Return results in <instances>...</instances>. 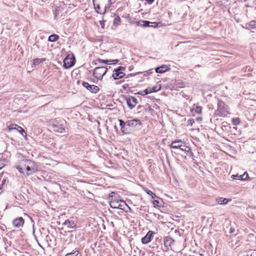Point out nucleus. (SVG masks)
Returning a JSON list of instances; mask_svg holds the SVG:
<instances>
[{"label": "nucleus", "instance_id": "aec40b11", "mask_svg": "<svg viewBox=\"0 0 256 256\" xmlns=\"http://www.w3.org/2000/svg\"><path fill=\"white\" fill-rule=\"evenodd\" d=\"M217 202L220 204H226L228 202H230L232 200L230 198H219L216 200Z\"/></svg>", "mask_w": 256, "mask_h": 256}, {"label": "nucleus", "instance_id": "dca6fc26", "mask_svg": "<svg viewBox=\"0 0 256 256\" xmlns=\"http://www.w3.org/2000/svg\"><path fill=\"white\" fill-rule=\"evenodd\" d=\"M53 130L60 133H63L65 131V128L62 124H52Z\"/></svg>", "mask_w": 256, "mask_h": 256}, {"label": "nucleus", "instance_id": "39448f33", "mask_svg": "<svg viewBox=\"0 0 256 256\" xmlns=\"http://www.w3.org/2000/svg\"><path fill=\"white\" fill-rule=\"evenodd\" d=\"M108 68L106 66H98L94 68L93 76L98 80H101L106 74Z\"/></svg>", "mask_w": 256, "mask_h": 256}, {"label": "nucleus", "instance_id": "c85d7f7f", "mask_svg": "<svg viewBox=\"0 0 256 256\" xmlns=\"http://www.w3.org/2000/svg\"><path fill=\"white\" fill-rule=\"evenodd\" d=\"M78 253L79 252L78 250H74L71 252L67 254L65 256H77Z\"/></svg>", "mask_w": 256, "mask_h": 256}, {"label": "nucleus", "instance_id": "6ab92c4d", "mask_svg": "<svg viewBox=\"0 0 256 256\" xmlns=\"http://www.w3.org/2000/svg\"><path fill=\"white\" fill-rule=\"evenodd\" d=\"M169 69L168 66L166 65H162L159 67H158L156 68V73H163Z\"/></svg>", "mask_w": 256, "mask_h": 256}, {"label": "nucleus", "instance_id": "4c0bfd02", "mask_svg": "<svg viewBox=\"0 0 256 256\" xmlns=\"http://www.w3.org/2000/svg\"><path fill=\"white\" fill-rule=\"evenodd\" d=\"M245 72L246 71H248V72H251L252 71V69L251 68L250 66H246V68H245Z\"/></svg>", "mask_w": 256, "mask_h": 256}, {"label": "nucleus", "instance_id": "b1692460", "mask_svg": "<svg viewBox=\"0 0 256 256\" xmlns=\"http://www.w3.org/2000/svg\"><path fill=\"white\" fill-rule=\"evenodd\" d=\"M58 38L59 36L58 35L54 34L49 36L48 40L50 42H55L58 40Z\"/></svg>", "mask_w": 256, "mask_h": 256}, {"label": "nucleus", "instance_id": "a19ab883", "mask_svg": "<svg viewBox=\"0 0 256 256\" xmlns=\"http://www.w3.org/2000/svg\"><path fill=\"white\" fill-rule=\"evenodd\" d=\"M110 62H112V64H116L119 62V60H110Z\"/></svg>", "mask_w": 256, "mask_h": 256}, {"label": "nucleus", "instance_id": "4468645a", "mask_svg": "<svg viewBox=\"0 0 256 256\" xmlns=\"http://www.w3.org/2000/svg\"><path fill=\"white\" fill-rule=\"evenodd\" d=\"M232 178L234 180H246L248 178V175L247 172H244L243 174L238 175L232 174Z\"/></svg>", "mask_w": 256, "mask_h": 256}, {"label": "nucleus", "instance_id": "7ed1b4c3", "mask_svg": "<svg viewBox=\"0 0 256 256\" xmlns=\"http://www.w3.org/2000/svg\"><path fill=\"white\" fill-rule=\"evenodd\" d=\"M217 107V110L214 112L216 116L224 117L229 114L228 107L223 101L218 100Z\"/></svg>", "mask_w": 256, "mask_h": 256}, {"label": "nucleus", "instance_id": "a18cd8bd", "mask_svg": "<svg viewBox=\"0 0 256 256\" xmlns=\"http://www.w3.org/2000/svg\"><path fill=\"white\" fill-rule=\"evenodd\" d=\"M128 86V84H124L122 86L123 88H124V89L126 88Z\"/></svg>", "mask_w": 256, "mask_h": 256}, {"label": "nucleus", "instance_id": "f8f14e48", "mask_svg": "<svg viewBox=\"0 0 256 256\" xmlns=\"http://www.w3.org/2000/svg\"><path fill=\"white\" fill-rule=\"evenodd\" d=\"M182 146L184 147V142L179 140L172 142L170 144V148L173 149H180Z\"/></svg>", "mask_w": 256, "mask_h": 256}, {"label": "nucleus", "instance_id": "37998d69", "mask_svg": "<svg viewBox=\"0 0 256 256\" xmlns=\"http://www.w3.org/2000/svg\"><path fill=\"white\" fill-rule=\"evenodd\" d=\"M136 74H128L126 76V78H130V76H135Z\"/></svg>", "mask_w": 256, "mask_h": 256}, {"label": "nucleus", "instance_id": "c9c22d12", "mask_svg": "<svg viewBox=\"0 0 256 256\" xmlns=\"http://www.w3.org/2000/svg\"><path fill=\"white\" fill-rule=\"evenodd\" d=\"M18 126L16 124H11L9 126L10 130H13V129H16V127H18Z\"/></svg>", "mask_w": 256, "mask_h": 256}, {"label": "nucleus", "instance_id": "3c124183", "mask_svg": "<svg viewBox=\"0 0 256 256\" xmlns=\"http://www.w3.org/2000/svg\"><path fill=\"white\" fill-rule=\"evenodd\" d=\"M2 192V189L0 188V194Z\"/></svg>", "mask_w": 256, "mask_h": 256}, {"label": "nucleus", "instance_id": "1a4fd4ad", "mask_svg": "<svg viewBox=\"0 0 256 256\" xmlns=\"http://www.w3.org/2000/svg\"><path fill=\"white\" fill-rule=\"evenodd\" d=\"M137 25L142 27L152 26L156 28L158 26V24L156 22H150L148 20H140L138 22Z\"/></svg>", "mask_w": 256, "mask_h": 256}, {"label": "nucleus", "instance_id": "cd10ccee", "mask_svg": "<svg viewBox=\"0 0 256 256\" xmlns=\"http://www.w3.org/2000/svg\"><path fill=\"white\" fill-rule=\"evenodd\" d=\"M152 93V91H151L150 88H146L143 92H138L139 94L142 95H146L150 94Z\"/></svg>", "mask_w": 256, "mask_h": 256}, {"label": "nucleus", "instance_id": "bb28decb", "mask_svg": "<svg viewBox=\"0 0 256 256\" xmlns=\"http://www.w3.org/2000/svg\"><path fill=\"white\" fill-rule=\"evenodd\" d=\"M16 168L18 170V171L22 174H24V168L22 166V162L20 163V164L16 166Z\"/></svg>", "mask_w": 256, "mask_h": 256}, {"label": "nucleus", "instance_id": "ea45409f", "mask_svg": "<svg viewBox=\"0 0 256 256\" xmlns=\"http://www.w3.org/2000/svg\"><path fill=\"white\" fill-rule=\"evenodd\" d=\"M153 204L154 206H158L159 204V201L158 200H154L153 201Z\"/></svg>", "mask_w": 256, "mask_h": 256}, {"label": "nucleus", "instance_id": "2f4dec72", "mask_svg": "<svg viewBox=\"0 0 256 256\" xmlns=\"http://www.w3.org/2000/svg\"><path fill=\"white\" fill-rule=\"evenodd\" d=\"M240 122V120L239 118H236L232 119V124L234 126L238 125Z\"/></svg>", "mask_w": 256, "mask_h": 256}, {"label": "nucleus", "instance_id": "393cba45", "mask_svg": "<svg viewBox=\"0 0 256 256\" xmlns=\"http://www.w3.org/2000/svg\"><path fill=\"white\" fill-rule=\"evenodd\" d=\"M161 89V84H156L153 86L152 88H150L151 91L152 92H156L160 90Z\"/></svg>", "mask_w": 256, "mask_h": 256}, {"label": "nucleus", "instance_id": "f03ea898", "mask_svg": "<svg viewBox=\"0 0 256 256\" xmlns=\"http://www.w3.org/2000/svg\"><path fill=\"white\" fill-rule=\"evenodd\" d=\"M22 166L26 170V176H28L38 171V166L36 163L32 160H22Z\"/></svg>", "mask_w": 256, "mask_h": 256}, {"label": "nucleus", "instance_id": "6e6552de", "mask_svg": "<svg viewBox=\"0 0 256 256\" xmlns=\"http://www.w3.org/2000/svg\"><path fill=\"white\" fill-rule=\"evenodd\" d=\"M82 85L86 88L87 90L92 93H97L100 90V88L95 85L90 84L88 82H82Z\"/></svg>", "mask_w": 256, "mask_h": 256}, {"label": "nucleus", "instance_id": "7c9ffc66", "mask_svg": "<svg viewBox=\"0 0 256 256\" xmlns=\"http://www.w3.org/2000/svg\"><path fill=\"white\" fill-rule=\"evenodd\" d=\"M126 70L125 68L123 66H118L114 70V72H122Z\"/></svg>", "mask_w": 256, "mask_h": 256}, {"label": "nucleus", "instance_id": "9b49d317", "mask_svg": "<svg viewBox=\"0 0 256 256\" xmlns=\"http://www.w3.org/2000/svg\"><path fill=\"white\" fill-rule=\"evenodd\" d=\"M24 223V220L22 217H18L13 220L12 224L14 227L18 228L22 226Z\"/></svg>", "mask_w": 256, "mask_h": 256}, {"label": "nucleus", "instance_id": "473e14b6", "mask_svg": "<svg viewBox=\"0 0 256 256\" xmlns=\"http://www.w3.org/2000/svg\"><path fill=\"white\" fill-rule=\"evenodd\" d=\"M98 61L100 63H103L105 64H110V60H104L100 58L98 59Z\"/></svg>", "mask_w": 256, "mask_h": 256}, {"label": "nucleus", "instance_id": "603ef678", "mask_svg": "<svg viewBox=\"0 0 256 256\" xmlns=\"http://www.w3.org/2000/svg\"><path fill=\"white\" fill-rule=\"evenodd\" d=\"M141 108V106H138V108Z\"/></svg>", "mask_w": 256, "mask_h": 256}, {"label": "nucleus", "instance_id": "423d86ee", "mask_svg": "<svg viewBox=\"0 0 256 256\" xmlns=\"http://www.w3.org/2000/svg\"><path fill=\"white\" fill-rule=\"evenodd\" d=\"M74 60L75 58L73 55L72 58H71L69 57V56H68L64 60L63 66L65 68H70V67L74 65Z\"/></svg>", "mask_w": 256, "mask_h": 256}, {"label": "nucleus", "instance_id": "ddd939ff", "mask_svg": "<svg viewBox=\"0 0 256 256\" xmlns=\"http://www.w3.org/2000/svg\"><path fill=\"white\" fill-rule=\"evenodd\" d=\"M174 240L170 236H165L164 238V245L167 249L171 247Z\"/></svg>", "mask_w": 256, "mask_h": 256}, {"label": "nucleus", "instance_id": "f704fd0d", "mask_svg": "<svg viewBox=\"0 0 256 256\" xmlns=\"http://www.w3.org/2000/svg\"><path fill=\"white\" fill-rule=\"evenodd\" d=\"M194 118H190L188 120V124L190 126H192V124L194 123Z\"/></svg>", "mask_w": 256, "mask_h": 256}, {"label": "nucleus", "instance_id": "8fccbe9b", "mask_svg": "<svg viewBox=\"0 0 256 256\" xmlns=\"http://www.w3.org/2000/svg\"><path fill=\"white\" fill-rule=\"evenodd\" d=\"M108 0V2L109 3V4H110V5H111V4H112V0Z\"/></svg>", "mask_w": 256, "mask_h": 256}, {"label": "nucleus", "instance_id": "4be33fe9", "mask_svg": "<svg viewBox=\"0 0 256 256\" xmlns=\"http://www.w3.org/2000/svg\"><path fill=\"white\" fill-rule=\"evenodd\" d=\"M94 1H95V0H92V2H93L94 4V8H95L96 12L98 14H104L106 12V7L105 6V8H104V12H102V10H100V5L99 4H97L96 6L95 4H94Z\"/></svg>", "mask_w": 256, "mask_h": 256}, {"label": "nucleus", "instance_id": "49530a36", "mask_svg": "<svg viewBox=\"0 0 256 256\" xmlns=\"http://www.w3.org/2000/svg\"><path fill=\"white\" fill-rule=\"evenodd\" d=\"M202 120V118L201 117H198L196 118V120L197 121H201Z\"/></svg>", "mask_w": 256, "mask_h": 256}, {"label": "nucleus", "instance_id": "58836bf2", "mask_svg": "<svg viewBox=\"0 0 256 256\" xmlns=\"http://www.w3.org/2000/svg\"><path fill=\"white\" fill-rule=\"evenodd\" d=\"M4 166V160H0V170Z\"/></svg>", "mask_w": 256, "mask_h": 256}, {"label": "nucleus", "instance_id": "a211bd4d", "mask_svg": "<svg viewBox=\"0 0 256 256\" xmlns=\"http://www.w3.org/2000/svg\"><path fill=\"white\" fill-rule=\"evenodd\" d=\"M126 74L123 72H116L114 71L112 77L114 80H118L124 78Z\"/></svg>", "mask_w": 256, "mask_h": 256}, {"label": "nucleus", "instance_id": "c756f323", "mask_svg": "<svg viewBox=\"0 0 256 256\" xmlns=\"http://www.w3.org/2000/svg\"><path fill=\"white\" fill-rule=\"evenodd\" d=\"M43 58H36L34 60V64L38 65L40 64L44 61Z\"/></svg>", "mask_w": 256, "mask_h": 256}, {"label": "nucleus", "instance_id": "20e7f679", "mask_svg": "<svg viewBox=\"0 0 256 256\" xmlns=\"http://www.w3.org/2000/svg\"><path fill=\"white\" fill-rule=\"evenodd\" d=\"M111 208L116 209H120L124 210L126 206H128L126 202L121 200H114L110 202Z\"/></svg>", "mask_w": 256, "mask_h": 256}, {"label": "nucleus", "instance_id": "2eb2a0df", "mask_svg": "<svg viewBox=\"0 0 256 256\" xmlns=\"http://www.w3.org/2000/svg\"><path fill=\"white\" fill-rule=\"evenodd\" d=\"M62 225L66 226L70 228H76V225L74 221L72 220H66L62 224Z\"/></svg>", "mask_w": 256, "mask_h": 256}, {"label": "nucleus", "instance_id": "412c9836", "mask_svg": "<svg viewBox=\"0 0 256 256\" xmlns=\"http://www.w3.org/2000/svg\"><path fill=\"white\" fill-rule=\"evenodd\" d=\"M180 150L184 152L187 154H190V156L192 155V152L190 147L186 146L185 144L184 147H181Z\"/></svg>", "mask_w": 256, "mask_h": 256}, {"label": "nucleus", "instance_id": "f257e3e1", "mask_svg": "<svg viewBox=\"0 0 256 256\" xmlns=\"http://www.w3.org/2000/svg\"><path fill=\"white\" fill-rule=\"evenodd\" d=\"M120 131L123 134H129L134 129L140 130L142 126V123L139 119H132L124 122L122 120H118Z\"/></svg>", "mask_w": 256, "mask_h": 256}, {"label": "nucleus", "instance_id": "0eeeda50", "mask_svg": "<svg viewBox=\"0 0 256 256\" xmlns=\"http://www.w3.org/2000/svg\"><path fill=\"white\" fill-rule=\"evenodd\" d=\"M125 100L127 105L130 110L134 108L138 103L137 99L132 96H130L128 98L126 97Z\"/></svg>", "mask_w": 256, "mask_h": 256}, {"label": "nucleus", "instance_id": "a878e982", "mask_svg": "<svg viewBox=\"0 0 256 256\" xmlns=\"http://www.w3.org/2000/svg\"><path fill=\"white\" fill-rule=\"evenodd\" d=\"M114 24L116 26L120 25V18L118 16H116L114 20Z\"/></svg>", "mask_w": 256, "mask_h": 256}, {"label": "nucleus", "instance_id": "f3484780", "mask_svg": "<svg viewBox=\"0 0 256 256\" xmlns=\"http://www.w3.org/2000/svg\"><path fill=\"white\" fill-rule=\"evenodd\" d=\"M244 28H246L247 30H252L256 28V22L252 20L250 22L248 23H246L245 24V26Z\"/></svg>", "mask_w": 256, "mask_h": 256}, {"label": "nucleus", "instance_id": "9d476101", "mask_svg": "<svg viewBox=\"0 0 256 256\" xmlns=\"http://www.w3.org/2000/svg\"><path fill=\"white\" fill-rule=\"evenodd\" d=\"M154 234V232L149 230L146 235L142 238V242L143 244H147L150 242L152 240Z\"/></svg>", "mask_w": 256, "mask_h": 256}, {"label": "nucleus", "instance_id": "5701e85b", "mask_svg": "<svg viewBox=\"0 0 256 256\" xmlns=\"http://www.w3.org/2000/svg\"><path fill=\"white\" fill-rule=\"evenodd\" d=\"M192 110L196 114H200L202 111V107L201 106H198L196 104L193 105Z\"/></svg>", "mask_w": 256, "mask_h": 256}, {"label": "nucleus", "instance_id": "09e8293b", "mask_svg": "<svg viewBox=\"0 0 256 256\" xmlns=\"http://www.w3.org/2000/svg\"><path fill=\"white\" fill-rule=\"evenodd\" d=\"M150 196H152V198H158L156 195V196H154V194H151Z\"/></svg>", "mask_w": 256, "mask_h": 256}, {"label": "nucleus", "instance_id": "e433bc0d", "mask_svg": "<svg viewBox=\"0 0 256 256\" xmlns=\"http://www.w3.org/2000/svg\"><path fill=\"white\" fill-rule=\"evenodd\" d=\"M145 192L149 195L154 194V196H156V194L153 193L150 190H149L148 189L145 190Z\"/></svg>", "mask_w": 256, "mask_h": 256}, {"label": "nucleus", "instance_id": "c03bdc74", "mask_svg": "<svg viewBox=\"0 0 256 256\" xmlns=\"http://www.w3.org/2000/svg\"><path fill=\"white\" fill-rule=\"evenodd\" d=\"M115 194V192H111L110 194H109V196L110 197H113Z\"/></svg>", "mask_w": 256, "mask_h": 256}, {"label": "nucleus", "instance_id": "de8ad7c7", "mask_svg": "<svg viewBox=\"0 0 256 256\" xmlns=\"http://www.w3.org/2000/svg\"><path fill=\"white\" fill-rule=\"evenodd\" d=\"M100 24L102 27L103 28L104 26V22L100 21Z\"/></svg>", "mask_w": 256, "mask_h": 256}, {"label": "nucleus", "instance_id": "72a5a7b5", "mask_svg": "<svg viewBox=\"0 0 256 256\" xmlns=\"http://www.w3.org/2000/svg\"><path fill=\"white\" fill-rule=\"evenodd\" d=\"M18 128H20V130H18V131L22 135L24 136V134H26V132H25L24 130L21 128L20 126H18Z\"/></svg>", "mask_w": 256, "mask_h": 256}, {"label": "nucleus", "instance_id": "79ce46f5", "mask_svg": "<svg viewBox=\"0 0 256 256\" xmlns=\"http://www.w3.org/2000/svg\"><path fill=\"white\" fill-rule=\"evenodd\" d=\"M234 231H235V229H234V228H230V232H230V234H232V233H234Z\"/></svg>", "mask_w": 256, "mask_h": 256}]
</instances>
